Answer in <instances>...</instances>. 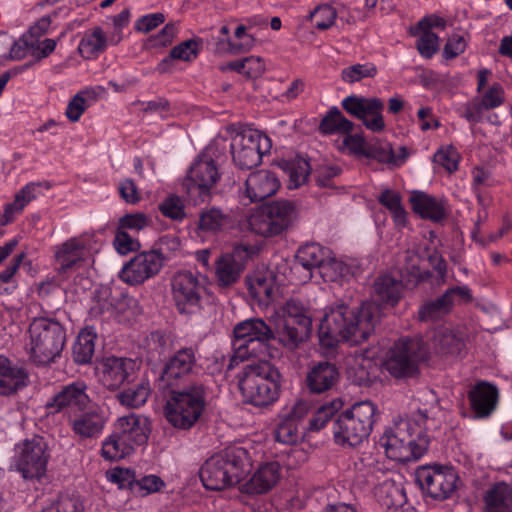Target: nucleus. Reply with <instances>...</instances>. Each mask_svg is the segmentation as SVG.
I'll return each mask as SVG.
<instances>
[{
  "label": "nucleus",
  "mask_w": 512,
  "mask_h": 512,
  "mask_svg": "<svg viewBox=\"0 0 512 512\" xmlns=\"http://www.w3.org/2000/svg\"><path fill=\"white\" fill-rule=\"evenodd\" d=\"M254 246L235 245L230 253H225L216 261V279L221 287H230L240 278L248 259L257 253Z\"/></svg>",
  "instance_id": "obj_16"
},
{
  "label": "nucleus",
  "mask_w": 512,
  "mask_h": 512,
  "mask_svg": "<svg viewBox=\"0 0 512 512\" xmlns=\"http://www.w3.org/2000/svg\"><path fill=\"white\" fill-rule=\"evenodd\" d=\"M197 368L196 350L192 347L181 348L163 366L159 385L161 388L179 387Z\"/></svg>",
  "instance_id": "obj_15"
},
{
  "label": "nucleus",
  "mask_w": 512,
  "mask_h": 512,
  "mask_svg": "<svg viewBox=\"0 0 512 512\" xmlns=\"http://www.w3.org/2000/svg\"><path fill=\"white\" fill-rule=\"evenodd\" d=\"M416 48L422 57L430 59L439 49V37L433 32L419 30Z\"/></svg>",
  "instance_id": "obj_57"
},
{
  "label": "nucleus",
  "mask_w": 512,
  "mask_h": 512,
  "mask_svg": "<svg viewBox=\"0 0 512 512\" xmlns=\"http://www.w3.org/2000/svg\"><path fill=\"white\" fill-rule=\"evenodd\" d=\"M86 244L79 238H71L55 247L54 257L59 271L65 273L84 260Z\"/></svg>",
  "instance_id": "obj_30"
},
{
  "label": "nucleus",
  "mask_w": 512,
  "mask_h": 512,
  "mask_svg": "<svg viewBox=\"0 0 512 512\" xmlns=\"http://www.w3.org/2000/svg\"><path fill=\"white\" fill-rule=\"evenodd\" d=\"M471 300L470 290L467 287L456 286L445 291L437 299L425 303L419 310L422 321H434L449 313L455 303Z\"/></svg>",
  "instance_id": "obj_21"
},
{
  "label": "nucleus",
  "mask_w": 512,
  "mask_h": 512,
  "mask_svg": "<svg viewBox=\"0 0 512 512\" xmlns=\"http://www.w3.org/2000/svg\"><path fill=\"white\" fill-rule=\"evenodd\" d=\"M115 427L116 433L134 445H141L147 440L146 419L134 413L120 417Z\"/></svg>",
  "instance_id": "obj_32"
},
{
  "label": "nucleus",
  "mask_w": 512,
  "mask_h": 512,
  "mask_svg": "<svg viewBox=\"0 0 512 512\" xmlns=\"http://www.w3.org/2000/svg\"><path fill=\"white\" fill-rule=\"evenodd\" d=\"M426 355L427 349L421 340L399 339L389 350L384 367L395 378L413 377L418 373V363Z\"/></svg>",
  "instance_id": "obj_11"
},
{
  "label": "nucleus",
  "mask_w": 512,
  "mask_h": 512,
  "mask_svg": "<svg viewBox=\"0 0 512 512\" xmlns=\"http://www.w3.org/2000/svg\"><path fill=\"white\" fill-rule=\"evenodd\" d=\"M205 406V388L202 384L173 387L164 407L165 417L174 428L189 430L198 422Z\"/></svg>",
  "instance_id": "obj_5"
},
{
  "label": "nucleus",
  "mask_w": 512,
  "mask_h": 512,
  "mask_svg": "<svg viewBox=\"0 0 512 512\" xmlns=\"http://www.w3.org/2000/svg\"><path fill=\"white\" fill-rule=\"evenodd\" d=\"M416 481L431 498L445 500L455 491L458 475L452 467L424 466L417 470Z\"/></svg>",
  "instance_id": "obj_14"
},
{
  "label": "nucleus",
  "mask_w": 512,
  "mask_h": 512,
  "mask_svg": "<svg viewBox=\"0 0 512 512\" xmlns=\"http://www.w3.org/2000/svg\"><path fill=\"white\" fill-rule=\"evenodd\" d=\"M468 399L477 417L489 416L498 402V389L495 385L482 381L477 383L468 393Z\"/></svg>",
  "instance_id": "obj_27"
},
{
  "label": "nucleus",
  "mask_w": 512,
  "mask_h": 512,
  "mask_svg": "<svg viewBox=\"0 0 512 512\" xmlns=\"http://www.w3.org/2000/svg\"><path fill=\"white\" fill-rule=\"evenodd\" d=\"M366 157L374 158L383 163H397L391 145L379 139L368 142Z\"/></svg>",
  "instance_id": "obj_53"
},
{
  "label": "nucleus",
  "mask_w": 512,
  "mask_h": 512,
  "mask_svg": "<svg viewBox=\"0 0 512 512\" xmlns=\"http://www.w3.org/2000/svg\"><path fill=\"white\" fill-rule=\"evenodd\" d=\"M281 374L268 361L247 364L238 375V387L247 403L264 407L279 397Z\"/></svg>",
  "instance_id": "obj_3"
},
{
  "label": "nucleus",
  "mask_w": 512,
  "mask_h": 512,
  "mask_svg": "<svg viewBox=\"0 0 512 512\" xmlns=\"http://www.w3.org/2000/svg\"><path fill=\"white\" fill-rule=\"evenodd\" d=\"M487 512H512V488L504 483H497L488 489L484 496Z\"/></svg>",
  "instance_id": "obj_35"
},
{
  "label": "nucleus",
  "mask_w": 512,
  "mask_h": 512,
  "mask_svg": "<svg viewBox=\"0 0 512 512\" xmlns=\"http://www.w3.org/2000/svg\"><path fill=\"white\" fill-rule=\"evenodd\" d=\"M331 251L317 243L306 244L300 247L296 254L298 263L307 270L322 267L326 257Z\"/></svg>",
  "instance_id": "obj_39"
},
{
  "label": "nucleus",
  "mask_w": 512,
  "mask_h": 512,
  "mask_svg": "<svg viewBox=\"0 0 512 512\" xmlns=\"http://www.w3.org/2000/svg\"><path fill=\"white\" fill-rule=\"evenodd\" d=\"M375 407L370 401L355 403L334 420L333 431L337 442L356 446L370 434Z\"/></svg>",
  "instance_id": "obj_7"
},
{
  "label": "nucleus",
  "mask_w": 512,
  "mask_h": 512,
  "mask_svg": "<svg viewBox=\"0 0 512 512\" xmlns=\"http://www.w3.org/2000/svg\"><path fill=\"white\" fill-rule=\"evenodd\" d=\"M296 218L295 205L289 200H280L257 209L248 218V226L257 235L271 237L287 230Z\"/></svg>",
  "instance_id": "obj_9"
},
{
  "label": "nucleus",
  "mask_w": 512,
  "mask_h": 512,
  "mask_svg": "<svg viewBox=\"0 0 512 512\" xmlns=\"http://www.w3.org/2000/svg\"><path fill=\"white\" fill-rule=\"evenodd\" d=\"M24 369L11 366L7 357L0 354V396L16 393L27 385Z\"/></svg>",
  "instance_id": "obj_31"
},
{
  "label": "nucleus",
  "mask_w": 512,
  "mask_h": 512,
  "mask_svg": "<svg viewBox=\"0 0 512 512\" xmlns=\"http://www.w3.org/2000/svg\"><path fill=\"white\" fill-rule=\"evenodd\" d=\"M377 320L375 303L364 302L357 307L339 304L324 315L318 331L319 341L327 348L335 347L340 341L361 344L374 332Z\"/></svg>",
  "instance_id": "obj_1"
},
{
  "label": "nucleus",
  "mask_w": 512,
  "mask_h": 512,
  "mask_svg": "<svg viewBox=\"0 0 512 512\" xmlns=\"http://www.w3.org/2000/svg\"><path fill=\"white\" fill-rule=\"evenodd\" d=\"M348 267L331 254L326 257L319 272L325 281H336L346 274Z\"/></svg>",
  "instance_id": "obj_56"
},
{
  "label": "nucleus",
  "mask_w": 512,
  "mask_h": 512,
  "mask_svg": "<svg viewBox=\"0 0 512 512\" xmlns=\"http://www.w3.org/2000/svg\"><path fill=\"white\" fill-rule=\"evenodd\" d=\"M106 36L100 27H95L90 33H85L80 41L79 53L86 59L96 57L106 48Z\"/></svg>",
  "instance_id": "obj_42"
},
{
  "label": "nucleus",
  "mask_w": 512,
  "mask_h": 512,
  "mask_svg": "<svg viewBox=\"0 0 512 512\" xmlns=\"http://www.w3.org/2000/svg\"><path fill=\"white\" fill-rule=\"evenodd\" d=\"M281 478V466L278 462H268L261 465L254 475L241 486L246 494H265L273 489Z\"/></svg>",
  "instance_id": "obj_25"
},
{
  "label": "nucleus",
  "mask_w": 512,
  "mask_h": 512,
  "mask_svg": "<svg viewBox=\"0 0 512 512\" xmlns=\"http://www.w3.org/2000/svg\"><path fill=\"white\" fill-rule=\"evenodd\" d=\"M245 186V192L250 201L258 202L273 196L280 187V181L275 173L259 170L248 176Z\"/></svg>",
  "instance_id": "obj_24"
},
{
  "label": "nucleus",
  "mask_w": 512,
  "mask_h": 512,
  "mask_svg": "<svg viewBox=\"0 0 512 512\" xmlns=\"http://www.w3.org/2000/svg\"><path fill=\"white\" fill-rule=\"evenodd\" d=\"M171 286L173 299L180 313H191L193 308L199 306L201 286L191 272L175 274Z\"/></svg>",
  "instance_id": "obj_20"
},
{
  "label": "nucleus",
  "mask_w": 512,
  "mask_h": 512,
  "mask_svg": "<svg viewBox=\"0 0 512 512\" xmlns=\"http://www.w3.org/2000/svg\"><path fill=\"white\" fill-rule=\"evenodd\" d=\"M281 167L289 176V189H295L304 184L311 171L309 162L301 158L284 162Z\"/></svg>",
  "instance_id": "obj_46"
},
{
  "label": "nucleus",
  "mask_w": 512,
  "mask_h": 512,
  "mask_svg": "<svg viewBox=\"0 0 512 512\" xmlns=\"http://www.w3.org/2000/svg\"><path fill=\"white\" fill-rule=\"evenodd\" d=\"M87 390L83 381L64 385L47 403V407L54 409V412H66L69 417L83 412L91 402Z\"/></svg>",
  "instance_id": "obj_18"
},
{
  "label": "nucleus",
  "mask_w": 512,
  "mask_h": 512,
  "mask_svg": "<svg viewBox=\"0 0 512 512\" xmlns=\"http://www.w3.org/2000/svg\"><path fill=\"white\" fill-rule=\"evenodd\" d=\"M377 75V67L373 63L354 64L341 72V79L349 84L359 82L364 78H374Z\"/></svg>",
  "instance_id": "obj_51"
},
{
  "label": "nucleus",
  "mask_w": 512,
  "mask_h": 512,
  "mask_svg": "<svg viewBox=\"0 0 512 512\" xmlns=\"http://www.w3.org/2000/svg\"><path fill=\"white\" fill-rule=\"evenodd\" d=\"M130 441L114 433L102 445V456L110 461H117L129 455L134 448Z\"/></svg>",
  "instance_id": "obj_44"
},
{
  "label": "nucleus",
  "mask_w": 512,
  "mask_h": 512,
  "mask_svg": "<svg viewBox=\"0 0 512 512\" xmlns=\"http://www.w3.org/2000/svg\"><path fill=\"white\" fill-rule=\"evenodd\" d=\"M56 47V42L53 39H45L43 47L35 44L33 39L24 34L18 41H16L10 49L9 57L13 60H21L26 56L27 51L37 60H41L51 54Z\"/></svg>",
  "instance_id": "obj_33"
},
{
  "label": "nucleus",
  "mask_w": 512,
  "mask_h": 512,
  "mask_svg": "<svg viewBox=\"0 0 512 512\" xmlns=\"http://www.w3.org/2000/svg\"><path fill=\"white\" fill-rule=\"evenodd\" d=\"M378 443L390 459L405 463L419 459L429 440L417 423L400 419L385 430Z\"/></svg>",
  "instance_id": "obj_4"
},
{
  "label": "nucleus",
  "mask_w": 512,
  "mask_h": 512,
  "mask_svg": "<svg viewBox=\"0 0 512 512\" xmlns=\"http://www.w3.org/2000/svg\"><path fill=\"white\" fill-rule=\"evenodd\" d=\"M233 332L234 341L261 340L262 338L278 340L277 328L272 319L267 323L261 318H251L238 323Z\"/></svg>",
  "instance_id": "obj_28"
},
{
  "label": "nucleus",
  "mask_w": 512,
  "mask_h": 512,
  "mask_svg": "<svg viewBox=\"0 0 512 512\" xmlns=\"http://www.w3.org/2000/svg\"><path fill=\"white\" fill-rule=\"evenodd\" d=\"M114 246L116 250L123 255L140 249L139 241L120 228H118L116 232Z\"/></svg>",
  "instance_id": "obj_62"
},
{
  "label": "nucleus",
  "mask_w": 512,
  "mask_h": 512,
  "mask_svg": "<svg viewBox=\"0 0 512 512\" xmlns=\"http://www.w3.org/2000/svg\"><path fill=\"white\" fill-rule=\"evenodd\" d=\"M270 147V139L257 130L238 133L231 143L233 162L241 169L256 167Z\"/></svg>",
  "instance_id": "obj_12"
},
{
  "label": "nucleus",
  "mask_w": 512,
  "mask_h": 512,
  "mask_svg": "<svg viewBox=\"0 0 512 512\" xmlns=\"http://www.w3.org/2000/svg\"><path fill=\"white\" fill-rule=\"evenodd\" d=\"M337 16V11L328 5L319 6L311 14L312 21L319 30L330 28L334 24Z\"/></svg>",
  "instance_id": "obj_58"
},
{
  "label": "nucleus",
  "mask_w": 512,
  "mask_h": 512,
  "mask_svg": "<svg viewBox=\"0 0 512 512\" xmlns=\"http://www.w3.org/2000/svg\"><path fill=\"white\" fill-rule=\"evenodd\" d=\"M339 376V370L335 364L327 361L319 362L307 374V387L315 394L326 392L338 382Z\"/></svg>",
  "instance_id": "obj_29"
},
{
  "label": "nucleus",
  "mask_w": 512,
  "mask_h": 512,
  "mask_svg": "<svg viewBox=\"0 0 512 512\" xmlns=\"http://www.w3.org/2000/svg\"><path fill=\"white\" fill-rule=\"evenodd\" d=\"M420 256L418 253L414 251H406L403 255V259L399 262V275L401 278V282L405 281L406 283H417L419 280L423 279L420 268Z\"/></svg>",
  "instance_id": "obj_47"
},
{
  "label": "nucleus",
  "mask_w": 512,
  "mask_h": 512,
  "mask_svg": "<svg viewBox=\"0 0 512 512\" xmlns=\"http://www.w3.org/2000/svg\"><path fill=\"white\" fill-rule=\"evenodd\" d=\"M227 215L220 209L212 207L200 213L198 227L202 231L217 232L227 223Z\"/></svg>",
  "instance_id": "obj_50"
},
{
  "label": "nucleus",
  "mask_w": 512,
  "mask_h": 512,
  "mask_svg": "<svg viewBox=\"0 0 512 512\" xmlns=\"http://www.w3.org/2000/svg\"><path fill=\"white\" fill-rule=\"evenodd\" d=\"M48 459V444L40 436L27 439L16 447L15 466L25 479L41 478Z\"/></svg>",
  "instance_id": "obj_13"
},
{
  "label": "nucleus",
  "mask_w": 512,
  "mask_h": 512,
  "mask_svg": "<svg viewBox=\"0 0 512 512\" xmlns=\"http://www.w3.org/2000/svg\"><path fill=\"white\" fill-rule=\"evenodd\" d=\"M68 424L78 440H94L101 435L106 424V418L101 410L96 408L70 416Z\"/></svg>",
  "instance_id": "obj_22"
},
{
  "label": "nucleus",
  "mask_w": 512,
  "mask_h": 512,
  "mask_svg": "<svg viewBox=\"0 0 512 512\" xmlns=\"http://www.w3.org/2000/svg\"><path fill=\"white\" fill-rule=\"evenodd\" d=\"M345 134L346 136L343 139L342 146L354 155L366 157L368 142L359 134Z\"/></svg>",
  "instance_id": "obj_64"
},
{
  "label": "nucleus",
  "mask_w": 512,
  "mask_h": 512,
  "mask_svg": "<svg viewBox=\"0 0 512 512\" xmlns=\"http://www.w3.org/2000/svg\"><path fill=\"white\" fill-rule=\"evenodd\" d=\"M137 364L129 358L108 357L103 364V377L108 388L117 389L134 381Z\"/></svg>",
  "instance_id": "obj_23"
},
{
  "label": "nucleus",
  "mask_w": 512,
  "mask_h": 512,
  "mask_svg": "<svg viewBox=\"0 0 512 512\" xmlns=\"http://www.w3.org/2000/svg\"><path fill=\"white\" fill-rule=\"evenodd\" d=\"M219 179L218 167L207 149L195 160L184 181L189 201L194 205L209 202L212 197V189Z\"/></svg>",
  "instance_id": "obj_10"
},
{
  "label": "nucleus",
  "mask_w": 512,
  "mask_h": 512,
  "mask_svg": "<svg viewBox=\"0 0 512 512\" xmlns=\"http://www.w3.org/2000/svg\"><path fill=\"white\" fill-rule=\"evenodd\" d=\"M159 210L165 217L175 221H182L186 217L184 203L177 195L166 197L159 204Z\"/></svg>",
  "instance_id": "obj_55"
},
{
  "label": "nucleus",
  "mask_w": 512,
  "mask_h": 512,
  "mask_svg": "<svg viewBox=\"0 0 512 512\" xmlns=\"http://www.w3.org/2000/svg\"><path fill=\"white\" fill-rule=\"evenodd\" d=\"M30 358L37 364L54 361L64 348L66 336L62 325L52 319L36 318L29 326Z\"/></svg>",
  "instance_id": "obj_6"
},
{
  "label": "nucleus",
  "mask_w": 512,
  "mask_h": 512,
  "mask_svg": "<svg viewBox=\"0 0 512 512\" xmlns=\"http://www.w3.org/2000/svg\"><path fill=\"white\" fill-rule=\"evenodd\" d=\"M162 267L160 258L154 252L144 251L124 265L119 277L130 285H138L157 275Z\"/></svg>",
  "instance_id": "obj_19"
},
{
  "label": "nucleus",
  "mask_w": 512,
  "mask_h": 512,
  "mask_svg": "<svg viewBox=\"0 0 512 512\" xmlns=\"http://www.w3.org/2000/svg\"><path fill=\"white\" fill-rule=\"evenodd\" d=\"M42 512H83L81 503L70 497H61L42 509Z\"/></svg>",
  "instance_id": "obj_63"
},
{
  "label": "nucleus",
  "mask_w": 512,
  "mask_h": 512,
  "mask_svg": "<svg viewBox=\"0 0 512 512\" xmlns=\"http://www.w3.org/2000/svg\"><path fill=\"white\" fill-rule=\"evenodd\" d=\"M402 282L389 275L378 277L374 282V295L376 301L395 306L401 293Z\"/></svg>",
  "instance_id": "obj_38"
},
{
  "label": "nucleus",
  "mask_w": 512,
  "mask_h": 512,
  "mask_svg": "<svg viewBox=\"0 0 512 512\" xmlns=\"http://www.w3.org/2000/svg\"><path fill=\"white\" fill-rule=\"evenodd\" d=\"M281 315L272 319L277 328L278 342L294 350L308 339L312 331V319L302 303L295 299L288 300L281 309Z\"/></svg>",
  "instance_id": "obj_8"
},
{
  "label": "nucleus",
  "mask_w": 512,
  "mask_h": 512,
  "mask_svg": "<svg viewBox=\"0 0 512 512\" xmlns=\"http://www.w3.org/2000/svg\"><path fill=\"white\" fill-rule=\"evenodd\" d=\"M148 361H157L167 352L168 340L159 331L152 332L146 340Z\"/></svg>",
  "instance_id": "obj_54"
},
{
  "label": "nucleus",
  "mask_w": 512,
  "mask_h": 512,
  "mask_svg": "<svg viewBox=\"0 0 512 512\" xmlns=\"http://www.w3.org/2000/svg\"><path fill=\"white\" fill-rule=\"evenodd\" d=\"M343 402L340 399L331 402L330 406H322L318 409L316 415L310 420V426L313 430H320L327 421L342 407Z\"/></svg>",
  "instance_id": "obj_60"
},
{
  "label": "nucleus",
  "mask_w": 512,
  "mask_h": 512,
  "mask_svg": "<svg viewBox=\"0 0 512 512\" xmlns=\"http://www.w3.org/2000/svg\"><path fill=\"white\" fill-rule=\"evenodd\" d=\"M248 452L242 447H228L208 458L199 475L208 490L220 491L240 483L250 472Z\"/></svg>",
  "instance_id": "obj_2"
},
{
  "label": "nucleus",
  "mask_w": 512,
  "mask_h": 512,
  "mask_svg": "<svg viewBox=\"0 0 512 512\" xmlns=\"http://www.w3.org/2000/svg\"><path fill=\"white\" fill-rule=\"evenodd\" d=\"M250 295L258 302L268 304L273 300L277 288L272 273L258 272L247 279Z\"/></svg>",
  "instance_id": "obj_36"
},
{
  "label": "nucleus",
  "mask_w": 512,
  "mask_h": 512,
  "mask_svg": "<svg viewBox=\"0 0 512 512\" xmlns=\"http://www.w3.org/2000/svg\"><path fill=\"white\" fill-rule=\"evenodd\" d=\"M96 334L88 329L82 330L77 336L73 346V359L78 364H87L91 361L95 349Z\"/></svg>",
  "instance_id": "obj_45"
},
{
  "label": "nucleus",
  "mask_w": 512,
  "mask_h": 512,
  "mask_svg": "<svg viewBox=\"0 0 512 512\" xmlns=\"http://www.w3.org/2000/svg\"><path fill=\"white\" fill-rule=\"evenodd\" d=\"M434 342L440 353L452 356L459 355L465 346L463 338L448 328L438 330L434 335Z\"/></svg>",
  "instance_id": "obj_41"
},
{
  "label": "nucleus",
  "mask_w": 512,
  "mask_h": 512,
  "mask_svg": "<svg viewBox=\"0 0 512 512\" xmlns=\"http://www.w3.org/2000/svg\"><path fill=\"white\" fill-rule=\"evenodd\" d=\"M159 258L162 265L171 260L181 251L180 238L176 235H164L151 249Z\"/></svg>",
  "instance_id": "obj_49"
},
{
  "label": "nucleus",
  "mask_w": 512,
  "mask_h": 512,
  "mask_svg": "<svg viewBox=\"0 0 512 512\" xmlns=\"http://www.w3.org/2000/svg\"><path fill=\"white\" fill-rule=\"evenodd\" d=\"M150 394V387L147 382H140L133 387L127 388L117 395L120 403L128 407L136 408L143 405Z\"/></svg>",
  "instance_id": "obj_48"
},
{
  "label": "nucleus",
  "mask_w": 512,
  "mask_h": 512,
  "mask_svg": "<svg viewBox=\"0 0 512 512\" xmlns=\"http://www.w3.org/2000/svg\"><path fill=\"white\" fill-rule=\"evenodd\" d=\"M170 53L176 60L191 62L198 56L199 44L195 40L188 39L173 47Z\"/></svg>",
  "instance_id": "obj_59"
},
{
  "label": "nucleus",
  "mask_w": 512,
  "mask_h": 512,
  "mask_svg": "<svg viewBox=\"0 0 512 512\" xmlns=\"http://www.w3.org/2000/svg\"><path fill=\"white\" fill-rule=\"evenodd\" d=\"M273 340L262 338L261 340L234 341V353L230 358L228 369L249 358H257L258 362L268 361V358L272 357L271 341Z\"/></svg>",
  "instance_id": "obj_26"
},
{
  "label": "nucleus",
  "mask_w": 512,
  "mask_h": 512,
  "mask_svg": "<svg viewBox=\"0 0 512 512\" xmlns=\"http://www.w3.org/2000/svg\"><path fill=\"white\" fill-rule=\"evenodd\" d=\"M301 438L298 424L294 419H284L275 430V439L286 445H294Z\"/></svg>",
  "instance_id": "obj_52"
},
{
  "label": "nucleus",
  "mask_w": 512,
  "mask_h": 512,
  "mask_svg": "<svg viewBox=\"0 0 512 512\" xmlns=\"http://www.w3.org/2000/svg\"><path fill=\"white\" fill-rule=\"evenodd\" d=\"M354 124L337 107H332L321 120L319 130L323 134L350 133Z\"/></svg>",
  "instance_id": "obj_43"
},
{
  "label": "nucleus",
  "mask_w": 512,
  "mask_h": 512,
  "mask_svg": "<svg viewBox=\"0 0 512 512\" xmlns=\"http://www.w3.org/2000/svg\"><path fill=\"white\" fill-rule=\"evenodd\" d=\"M342 107L347 113L360 119L367 129L373 132L384 130V103L381 99L350 95L342 100Z\"/></svg>",
  "instance_id": "obj_17"
},
{
  "label": "nucleus",
  "mask_w": 512,
  "mask_h": 512,
  "mask_svg": "<svg viewBox=\"0 0 512 512\" xmlns=\"http://www.w3.org/2000/svg\"><path fill=\"white\" fill-rule=\"evenodd\" d=\"M458 159V153L451 147L439 149L433 157L434 162L442 166L449 173L457 170Z\"/></svg>",
  "instance_id": "obj_61"
},
{
  "label": "nucleus",
  "mask_w": 512,
  "mask_h": 512,
  "mask_svg": "<svg viewBox=\"0 0 512 512\" xmlns=\"http://www.w3.org/2000/svg\"><path fill=\"white\" fill-rule=\"evenodd\" d=\"M39 183H29L23 187L16 195L15 200L5 206L0 224L5 226L11 223L16 214H19L24 207L35 198L36 187Z\"/></svg>",
  "instance_id": "obj_40"
},
{
  "label": "nucleus",
  "mask_w": 512,
  "mask_h": 512,
  "mask_svg": "<svg viewBox=\"0 0 512 512\" xmlns=\"http://www.w3.org/2000/svg\"><path fill=\"white\" fill-rule=\"evenodd\" d=\"M375 496L378 503L387 509L403 507L406 502L404 488L392 479L380 483L375 489Z\"/></svg>",
  "instance_id": "obj_37"
},
{
  "label": "nucleus",
  "mask_w": 512,
  "mask_h": 512,
  "mask_svg": "<svg viewBox=\"0 0 512 512\" xmlns=\"http://www.w3.org/2000/svg\"><path fill=\"white\" fill-rule=\"evenodd\" d=\"M412 210L422 218L438 222L444 218V208L434 197L414 191L410 196Z\"/></svg>",
  "instance_id": "obj_34"
}]
</instances>
